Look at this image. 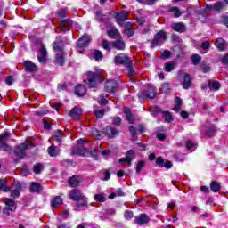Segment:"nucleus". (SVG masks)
Wrapping results in <instances>:
<instances>
[{
	"mask_svg": "<svg viewBox=\"0 0 228 228\" xmlns=\"http://www.w3.org/2000/svg\"><path fill=\"white\" fill-rule=\"evenodd\" d=\"M47 151L49 156H52L53 158L58 156V151H56V149H54V147L50 146Z\"/></svg>",
	"mask_w": 228,
	"mask_h": 228,
	"instance_id": "nucleus-46",
	"label": "nucleus"
},
{
	"mask_svg": "<svg viewBox=\"0 0 228 228\" xmlns=\"http://www.w3.org/2000/svg\"><path fill=\"white\" fill-rule=\"evenodd\" d=\"M30 191L31 193H40V191H42V185L40 183H32Z\"/></svg>",
	"mask_w": 228,
	"mask_h": 228,
	"instance_id": "nucleus-28",
	"label": "nucleus"
},
{
	"mask_svg": "<svg viewBox=\"0 0 228 228\" xmlns=\"http://www.w3.org/2000/svg\"><path fill=\"white\" fill-rule=\"evenodd\" d=\"M165 40H167V32L160 30L154 36V38L151 42V46L158 47V45L160 42H165Z\"/></svg>",
	"mask_w": 228,
	"mask_h": 228,
	"instance_id": "nucleus-7",
	"label": "nucleus"
},
{
	"mask_svg": "<svg viewBox=\"0 0 228 228\" xmlns=\"http://www.w3.org/2000/svg\"><path fill=\"white\" fill-rule=\"evenodd\" d=\"M5 205L6 208H4L3 213L10 216V213H13L17 209V203H15V200L8 198L5 200Z\"/></svg>",
	"mask_w": 228,
	"mask_h": 228,
	"instance_id": "nucleus-6",
	"label": "nucleus"
},
{
	"mask_svg": "<svg viewBox=\"0 0 228 228\" xmlns=\"http://www.w3.org/2000/svg\"><path fill=\"white\" fill-rule=\"evenodd\" d=\"M191 86V76L190 74L185 73L183 77V88L184 90H188Z\"/></svg>",
	"mask_w": 228,
	"mask_h": 228,
	"instance_id": "nucleus-19",
	"label": "nucleus"
},
{
	"mask_svg": "<svg viewBox=\"0 0 228 228\" xmlns=\"http://www.w3.org/2000/svg\"><path fill=\"white\" fill-rule=\"evenodd\" d=\"M161 90L162 92H164L165 94H167L168 92V90H170V84L169 83H164L161 86Z\"/></svg>",
	"mask_w": 228,
	"mask_h": 228,
	"instance_id": "nucleus-53",
	"label": "nucleus"
},
{
	"mask_svg": "<svg viewBox=\"0 0 228 228\" xmlns=\"http://www.w3.org/2000/svg\"><path fill=\"white\" fill-rule=\"evenodd\" d=\"M63 204V199L60 196H56L52 200L51 206L52 208H58V206H61Z\"/></svg>",
	"mask_w": 228,
	"mask_h": 228,
	"instance_id": "nucleus-30",
	"label": "nucleus"
},
{
	"mask_svg": "<svg viewBox=\"0 0 228 228\" xmlns=\"http://www.w3.org/2000/svg\"><path fill=\"white\" fill-rule=\"evenodd\" d=\"M209 47H211V43H209V41H205L201 44V48L204 51H208V49H209Z\"/></svg>",
	"mask_w": 228,
	"mask_h": 228,
	"instance_id": "nucleus-57",
	"label": "nucleus"
},
{
	"mask_svg": "<svg viewBox=\"0 0 228 228\" xmlns=\"http://www.w3.org/2000/svg\"><path fill=\"white\" fill-rule=\"evenodd\" d=\"M70 26H72V20L70 19H64L61 21L60 28L62 33L69 31L70 29Z\"/></svg>",
	"mask_w": 228,
	"mask_h": 228,
	"instance_id": "nucleus-13",
	"label": "nucleus"
},
{
	"mask_svg": "<svg viewBox=\"0 0 228 228\" xmlns=\"http://www.w3.org/2000/svg\"><path fill=\"white\" fill-rule=\"evenodd\" d=\"M108 35H109L110 38H118V37H120V32H118V30H117V28H110L108 31Z\"/></svg>",
	"mask_w": 228,
	"mask_h": 228,
	"instance_id": "nucleus-34",
	"label": "nucleus"
},
{
	"mask_svg": "<svg viewBox=\"0 0 228 228\" xmlns=\"http://www.w3.org/2000/svg\"><path fill=\"white\" fill-rule=\"evenodd\" d=\"M94 200L96 202H106V194L104 193L96 194L94 196Z\"/></svg>",
	"mask_w": 228,
	"mask_h": 228,
	"instance_id": "nucleus-40",
	"label": "nucleus"
},
{
	"mask_svg": "<svg viewBox=\"0 0 228 228\" xmlns=\"http://www.w3.org/2000/svg\"><path fill=\"white\" fill-rule=\"evenodd\" d=\"M83 110L79 106H75L69 112L71 118H75V120H79V118H81Z\"/></svg>",
	"mask_w": 228,
	"mask_h": 228,
	"instance_id": "nucleus-11",
	"label": "nucleus"
},
{
	"mask_svg": "<svg viewBox=\"0 0 228 228\" xmlns=\"http://www.w3.org/2000/svg\"><path fill=\"white\" fill-rule=\"evenodd\" d=\"M102 46L103 49H110V42H108V40L106 39H103L102 42Z\"/></svg>",
	"mask_w": 228,
	"mask_h": 228,
	"instance_id": "nucleus-61",
	"label": "nucleus"
},
{
	"mask_svg": "<svg viewBox=\"0 0 228 228\" xmlns=\"http://www.w3.org/2000/svg\"><path fill=\"white\" fill-rule=\"evenodd\" d=\"M171 28L178 33H184L186 31V26L183 22L173 23Z\"/></svg>",
	"mask_w": 228,
	"mask_h": 228,
	"instance_id": "nucleus-17",
	"label": "nucleus"
},
{
	"mask_svg": "<svg viewBox=\"0 0 228 228\" xmlns=\"http://www.w3.org/2000/svg\"><path fill=\"white\" fill-rule=\"evenodd\" d=\"M114 63L118 64V65H125L126 67H131V59L124 54V53H120L118 55H116L114 58Z\"/></svg>",
	"mask_w": 228,
	"mask_h": 228,
	"instance_id": "nucleus-4",
	"label": "nucleus"
},
{
	"mask_svg": "<svg viewBox=\"0 0 228 228\" xmlns=\"http://www.w3.org/2000/svg\"><path fill=\"white\" fill-rule=\"evenodd\" d=\"M205 134L206 136H208V138H211V136H215V134H216V127L213 126H208V129L205 131Z\"/></svg>",
	"mask_w": 228,
	"mask_h": 228,
	"instance_id": "nucleus-32",
	"label": "nucleus"
},
{
	"mask_svg": "<svg viewBox=\"0 0 228 228\" xmlns=\"http://www.w3.org/2000/svg\"><path fill=\"white\" fill-rule=\"evenodd\" d=\"M175 69V62L169 61L165 63V70L166 72H172Z\"/></svg>",
	"mask_w": 228,
	"mask_h": 228,
	"instance_id": "nucleus-35",
	"label": "nucleus"
},
{
	"mask_svg": "<svg viewBox=\"0 0 228 228\" xmlns=\"http://www.w3.org/2000/svg\"><path fill=\"white\" fill-rule=\"evenodd\" d=\"M156 165H158V167H160V168H163V166L165 165V159H163L162 157H158L156 159Z\"/></svg>",
	"mask_w": 228,
	"mask_h": 228,
	"instance_id": "nucleus-51",
	"label": "nucleus"
},
{
	"mask_svg": "<svg viewBox=\"0 0 228 228\" xmlns=\"http://www.w3.org/2000/svg\"><path fill=\"white\" fill-rule=\"evenodd\" d=\"M126 158L128 161H133V159H134V158H136V155L134 154V152L133 151V150H129L126 154Z\"/></svg>",
	"mask_w": 228,
	"mask_h": 228,
	"instance_id": "nucleus-42",
	"label": "nucleus"
},
{
	"mask_svg": "<svg viewBox=\"0 0 228 228\" xmlns=\"http://www.w3.org/2000/svg\"><path fill=\"white\" fill-rule=\"evenodd\" d=\"M94 58L96 61L99 60H102V52L95 50L94 53Z\"/></svg>",
	"mask_w": 228,
	"mask_h": 228,
	"instance_id": "nucleus-47",
	"label": "nucleus"
},
{
	"mask_svg": "<svg viewBox=\"0 0 228 228\" xmlns=\"http://www.w3.org/2000/svg\"><path fill=\"white\" fill-rule=\"evenodd\" d=\"M87 77L89 79V88H95V86H97V83H102V81H104V77H102L101 73L89 71L87 73Z\"/></svg>",
	"mask_w": 228,
	"mask_h": 228,
	"instance_id": "nucleus-3",
	"label": "nucleus"
},
{
	"mask_svg": "<svg viewBox=\"0 0 228 228\" xmlns=\"http://www.w3.org/2000/svg\"><path fill=\"white\" fill-rule=\"evenodd\" d=\"M11 136L10 132H4L0 134V149L2 151H10L12 148L6 143L8 138Z\"/></svg>",
	"mask_w": 228,
	"mask_h": 228,
	"instance_id": "nucleus-8",
	"label": "nucleus"
},
{
	"mask_svg": "<svg viewBox=\"0 0 228 228\" xmlns=\"http://www.w3.org/2000/svg\"><path fill=\"white\" fill-rule=\"evenodd\" d=\"M164 118H165L166 122H172V120H173L172 114H170L168 112H165Z\"/></svg>",
	"mask_w": 228,
	"mask_h": 228,
	"instance_id": "nucleus-59",
	"label": "nucleus"
},
{
	"mask_svg": "<svg viewBox=\"0 0 228 228\" xmlns=\"http://www.w3.org/2000/svg\"><path fill=\"white\" fill-rule=\"evenodd\" d=\"M33 172H35L36 174H40V172H42V164H36L33 167Z\"/></svg>",
	"mask_w": 228,
	"mask_h": 228,
	"instance_id": "nucleus-52",
	"label": "nucleus"
},
{
	"mask_svg": "<svg viewBox=\"0 0 228 228\" xmlns=\"http://www.w3.org/2000/svg\"><path fill=\"white\" fill-rule=\"evenodd\" d=\"M87 156H91L96 161L99 160V155L97 154V150H88Z\"/></svg>",
	"mask_w": 228,
	"mask_h": 228,
	"instance_id": "nucleus-41",
	"label": "nucleus"
},
{
	"mask_svg": "<svg viewBox=\"0 0 228 228\" xmlns=\"http://www.w3.org/2000/svg\"><path fill=\"white\" fill-rule=\"evenodd\" d=\"M98 152H100V154H102L103 157L110 156V154H111L110 150H102L101 148L98 150Z\"/></svg>",
	"mask_w": 228,
	"mask_h": 228,
	"instance_id": "nucleus-54",
	"label": "nucleus"
},
{
	"mask_svg": "<svg viewBox=\"0 0 228 228\" xmlns=\"http://www.w3.org/2000/svg\"><path fill=\"white\" fill-rule=\"evenodd\" d=\"M118 90V84L115 80H108L105 83V91L109 94H115Z\"/></svg>",
	"mask_w": 228,
	"mask_h": 228,
	"instance_id": "nucleus-9",
	"label": "nucleus"
},
{
	"mask_svg": "<svg viewBox=\"0 0 228 228\" xmlns=\"http://www.w3.org/2000/svg\"><path fill=\"white\" fill-rule=\"evenodd\" d=\"M221 188H222V185L220 184V183H218L216 181H213L210 183V190L214 193H218V191H220Z\"/></svg>",
	"mask_w": 228,
	"mask_h": 228,
	"instance_id": "nucleus-25",
	"label": "nucleus"
},
{
	"mask_svg": "<svg viewBox=\"0 0 228 228\" xmlns=\"http://www.w3.org/2000/svg\"><path fill=\"white\" fill-rule=\"evenodd\" d=\"M57 17H59V19H65V17H67V10H65V9L58 10Z\"/></svg>",
	"mask_w": 228,
	"mask_h": 228,
	"instance_id": "nucleus-44",
	"label": "nucleus"
},
{
	"mask_svg": "<svg viewBox=\"0 0 228 228\" xmlns=\"http://www.w3.org/2000/svg\"><path fill=\"white\" fill-rule=\"evenodd\" d=\"M176 104L174 107L175 111H181V106H183V100L179 97L175 98Z\"/></svg>",
	"mask_w": 228,
	"mask_h": 228,
	"instance_id": "nucleus-39",
	"label": "nucleus"
},
{
	"mask_svg": "<svg viewBox=\"0 0 228 228\" xmlns=\"http://www.w3.org/2000/svg\"><path fill=\"white\" fill-rule=\"evenodd\" d=\"M215 45L217 47V49H219V51H225V49L228 47L227 42H225V40H224L222 37L216 40Z\"/></svg>",
	"mask_w": 228,
	"mask_h": 228,
	"instance_id": "nucleus-15",
	"label": "nucleus"
},
{
	"mask_svg": "<svg viewBox=\"0 0 228 228\" xmlns=\"http://www.w3.org/2000/svg\"><path fill=\"white\" fill-rule=\"evenodd\" d=\"M128 129L132 134L133 140H136V130H135L134 126H130Z\"/></svg>",
	"mask_w": 228,
	"mask_h": 228,
	"instance_id": "nucleus-56",
	"label": "nucleus"
},
{
	"mask_svg": "<svg viewBox=\"0 0 228 228\" xmlns=\"http://www.w3.org/2000/svg\"><path fill=\"white\" fill-rule=\"evenodd\" d=\"M114 47L118 49V51H124L126 49V44L118 39L114 43Z\"/></svg>",
	"mask_w": 228,
	"mask_h": 228,
	"instance_id": "nucleus-33",
	"label": "nucleus"
},
{
	"mask_svg": "<svg viewBox=\"0 0 228 228\" xmlns=\"http://www.w3.org/2000/svg\"><path fill=\"white\" fill-rule=\"evenodd\" d=\"M208 86L210 90H220V83L216 80H208Z\"/></svg>",
	"mask_w": 228,
	"mask_h": 228,
	"instance_id": "nucleus-27",
	"label": "nucleus"
},
{
	"mask_svg": "<svg viewBox=\"0 0 228 228\" xmlns=\"http://www.w3.org/2000/svg\"><path fill=\"white\" fill-rule=\"evenodd\" d=\"M147 88L146 91L140 93L138 96L142 97V99H154L156 97V89L151 84H148Z\"/></svg>",
	"mask_w": 228,
	"mask_h": 228,
	"instance_id": "nucleus-5",
	"label": "nucleus"
},
{
	"mask_svg": "<svg viewBox=\"0 0 228 228\" xmlns=\"http://www.w3.org/2000/svg\"><path fill=\"white\" fill-rule=\"evenodd\" d=\"M33 147H35V144H33L30 138H28L23 143L14 148V154L20 158V159H22V158H26L28 154L26 151H28V149H33Z\"/></svg>",
	"mask_w": 228,
	"mask_h": 228,
	"instance_id": "nucleus-2",
	"label": "nucleus"
},
{
	"mask_svg": "<svg viewBox=\"0 0 228 228\" xmlns=\"http://www.w3.org/2000/svg\"><path fill=\"white\" fill-rule=\"evenodd\" d=\"M55 61L58 65L63 67V65H65V55L63 53H57L55 56Z\"/></svg>",
	"mask_w": 228,
	"mask_h": 228,
	"instance_id": "nucleus-31",
	"label": "nucleus"
},
{
	"mask_svg": "<svg viewBox=\"0 0 228 228\" xmlns=\"http://www.w3.org/2000/svg\"><path fill=\"white\" fill-rule=\"evenodd\" d=\"M192 65H199L200 63V61L202 60V57L199 54H194L191 57Z\"/></svg>",
	"mask_w": 228,
	"mask_h": 228,
	"instance_id": "nucleus-38",
	"label": "nucleus"
},
{
	"mask_svg": "<svg viewBox=\"0 0 228 228\" xmlns=\"http://www.w3.org/2000/svg\"><path fill=\"white\" fill-rule=\"evenodd\" d=\"M0 191H4L5 193L11 191L10 187L6 186V182L4 180H0Z\"/></svg>",
	"mask_w": 228,
	"mask_h": 228,
	"instance_id": "nucleus-37",
	"label": "nucleus"
},
{
	"mask_svg": "<svg viewBox=\"0 0 228 228\" xmlns=\"http://www.w3.org/2000/svg\"><path fill=\"white\" fill-rule=\"evenodd\" d=\"M126 220H131L133 218V211L126 210L124 214Z\"/></svg>",
	"mask_w": 228,
	"mask_h": 228,
	"instance_id": "nucleus-58",
	"label": "nucleus"
},
{
	"mask_svg": "<svg viewBox=\"0 0 228 228\" xmlns=\"http://www.w3.org/2000/svg\"><path fill=\"white\" fill-rule=\"evenodd\" d=\"M143 167H145V161L140 160L136 166V174H140V172H142V168H143Z\"/></svg>",
	"mask_w": 228,
	"mask_h": 228,
	"instance_id": "nucleus-45",
	"label": "nucleus"
},
{
	"mask_svg": "<svg viewBox=\"0 0 228 228\" xmlns=\"http://www.w3.org/2000/svg\"><path fill=\"white\" fill-rule=\"evenodd\" d=\"M90 42H92V37H90L89 35L85 34L80 39H78L77 45V47H86Z\"/></svg>",
	"mask_w": 228,
	"mask_h": 228,
	"instance_id": "nucleus-12",
	"label": "nucleus"
},
{
	"mask_svg": "<svg viewBox=\"0 0 228 228\" xmlns=\"http://www.w3.org/2000/svg\"><path fill=\"white\" fill-rule=\"evenodd\" d=\"M222 63H224V65H228V54L224 55L222 60H221Z\"/></svg>",
	"mask_w": 228,
	"mask_h": 228,
	"instance_id": "nucleus-64",
	"label": "nucleus"
},
{
	"mask_svg": "<svg viewBox=\"0 0 228 228\" xmlns=\"http://www.w3.org/2000/svg\"><path fill=\"white\" fill-rule=\"evenodd\" d=\"M123 111L126 115V120L129 124H133V122H134V117L131 113V110L127 107H124Z\"/></svg>",
	"mask_w": 228,
	"mask_h": 228,
	"instance_id": "nucleus-24",
	"label": "nucleus"
},
{
	"mask_svg": "<svg viewBox=\"0 0 228 228\" xmlns=\"http://www.w3.org/2000/svg\"><path fill=\"white\" fill-rule=\"evenodd\" d=\"M121 122H122V118H120V117H116L113 119V125L114 126H120Z\"/></svg>",
	"mask_w": 228,
	"mask_h": 228,
	"instance_id": "nucleus-62",
	"label": "nucleus"
},
{
	"mask_svg": "<svg viewBox=\"0 0 228 228\" xmlns=\"http://www.w3.org/2000/svg\"><path fill=\"white\" fill-rule=\"evenodd\" d=\"M73 154H76L77 156H88V149L85 147L77 148L72 151Z\"/></svg>",
	"mask_w": 228,
	"mask_h": 228,
	"instance_id": "nucleus-21",
	"label": "nucleus"
},
{
	"mask_svg": "<svg viewBox=\"0 0 228 228\" xmlns=\"http://www.w3.org/2000/svg\"><path fill=\"white\" fill-rule=\"evenodd\" d=\"M53 48L54 51H63V41L61 39H57L53 43Z\"/></svg>",
	"mask_w": 228,
	"mask_h": 228,
	"instance_id": "nucleus-29",
	"label": "nucleus"
},
{
	"mask_svg": "<svg viewBox=\"0 0 228 228\" xmlns=\"http://www.w3.org/2000/svg\"><path fill=\"white\" fill-rule=\"evenodd\" d=\"M149 220L147 214H141L139 216L135 217V223L138 225H145V224H149Z\"/></svg>",
	"mask_w": 228,
	"mask_h": 228,
	"instance_id": "nucleus-14",
	"label": "nucleus"
},
{
	"mask_svg": "<svg viewBox=\"0 0 228 228\" xmlns=\"http://www.w3.org/2000/svg\"><path fill=\"white\" fill-rule=\"evenodd\" d=\"M75 94L76 95H78V97H83V95H86V87H85L83 85H78L75 88Z\"/></svg>",
	"mask_w": 228,
	"mask_h": 228,
	"instance_id": "nucleus-23",
	"label": "nucleus"
},
{
	"mask_svg": "<svg viewBox=\"0 0 228 228\" xmlns=\"http://www.w3.org/2000/svg\"><path fill=\"white\" fill-rule=\"evenodd\" d=\"M169 12L174 13V17H181L183 15V12H181V10L179 7H169Z\"/></svg>",
	"mask_w": 228,
	"mask_h": 228,
	"instance_id": "nucleus-36",
	"label": "nucleus"
},
{
	"mask_svg": "<svg viewBox=\"0 0 228 228\" xmlns=\"http://www.w3.org/2000/svg\"><path fill=\"white\" fill-rule=\"evenodd\" d=\"M200 70H202L204 72V74H208V72H210V70H211V68L206 62H203L200 65Z\"/></svg>",
	"mask_w": 228,
	"mask_h": 228,
	"instance_id": "nucleus-43",
	"label": "nucleus"
},
{
	"mask_svg": "<svg viewBox=\"0 0 228 228\" xmlns=\"http://www.w3.org/2000/svg\"><path fill=\"white\" fill-rule=\"evenodd\" d=\"M39 54L37 56L39 63H45L47 61V48L44 45H41L39 48Z\"/></svg>",
	"mask_w": 228,
	"mask_h": 228,
	"instance_id": "nucleus-10",
	"label": "nucleus"
},
{
	"mask_svg": "<svg viewBox=\"0 0 228 228\" xmlns=\"http://www.w3.org/2000/svg\"><path fill=\"white\" fill-rule=\"evenodd\" d=\"M68 183L71 188H77L79 183H81V177L79 175H73L69 179Z\"/></svg>",
	"mask_w": 228,
	"mask_h": 228,
	"instance_id": "nucleus-16",
	"label": "nucleus"
},
{
	"mask_svg": "<svg viewBox=\"0 0 228 228\" xmlns=\"http://www.w3.org/2000/svg\"><path fill=\"white\" fill-rule=\"evenodd\" d=\"M25 69L28 72H35L37 70V65L31 61H27L24 62Z\"/></svg>",
	"mask_w": 228,
	"mask_h": 228,
	"instance_id": "nucleus-22",
	"label": "nucleus"
},
{
	"mask_svg": "<svg viewBox=\"0 0 228 228\" xmlns=\"http://www.w3.org/2000/svg\"><path fill=\"white\" fill-rule=\"evenodd\" d=\"M213 8L216 12H221V10H224V4L222 2H217Z\"/></svg>",
	"mask_w": 228,
	"mask_h": 228,
	"instance_id": "nucleus-49",
	"label": "nucleus"
},
{
	"mask_svg": "<svg viewBox=\"0 0 228 228\" xmlns=\"http://www.w3.org/2000/svg\"><path fill=\"white\" fill-rule=\"evenodd\" d=\"M105 133L109 138H115L118 134V130L113 126H107L105 128Z\"/></svg>",
	"mask_w": 228,
	"mask_h": 228,
	"instance_id": "nucleus-18",
	"label": "nucleus"
},
{
	"mask_svg": "<svg viewBox=\"0 0 228 228\" xmlns=\"http://www.w3.org/2000/svg\"><path fill=\"white\" fill-rule=\"evenodd\" d=\"M53 138L57 143H61L63 141V132L56 130L53 132Z\"/></svg>",
	"mask_w": 228,
	"mask_h": 228,
	"instance_id": "nucleus-26",
	"label": "nucleus"
},
{
	"mask_svg": "<svg viewBox=\"0 0 228 228\" xmlns=\"http://www.w3.org/2000/svg\"><path fill=\"white\" fill-rule=\"evenodd\" d=\"M171 167H172V162L170 160H167L166 162H164L163 167L170 169Z\"/></svg>",
	"mask_w": 228,
	"mask_h": 228,
	"instance_id": "nucleus-63",
	"label": "nucleus"
},
{
	"mask_svg": "<svg viewBox=\"0 0 228 228\" xmlns=\"http://www.w3.org/2000/svg\"><path fill=\"white\" fill-rule=\"evenodd\" d=\"M94 115L97 118H102L104 117V110H94Z\"/></svg>",
	"mask_w": 228,
	"mask_h": 228,
	"instance_id": "nucleus-55",
	"label": "nucleus"
},
{
	"mask_svg": "<svg viewBox=\"0 0 228 228\" xmlns=\"http://www.w3.org/2000/svg\"><path fill=\"white\" fill-rule=\"evenodd\" d=\"M70 200H74L77 203V208H83V206L88 205V200L83 195V192L79 189H73L69 192Z\"/></svg>",
	"mask_w": 228,
	"mask_h": 228,
	"instance_id": "nucleus-1",
	"label": "nucleus"
},
{
	"mask_svg": "<svg viewBox=\"0 0 228 228\" xmlns=\"http://www.w3.org/2000/svg\"><path fill=\"white\" fill-rule=\"evenodd\" d=\"M127 11H123L121 12H118L116 16V19L118 20V24H122V22H125V20H127Z\"/></svg>",
	"mask_w": 228,
	"mask_h": 228,
	"instance_id": "nucleus-20",
	"label": "nucleus"
},
{
	"mask_svg": "<svg viewBox=\"0 0 228 228\" xmlns=\"http://www.w3.org/2000/svg\"><path fill=\"white\" fill-rule=\"evenodd\" d=\"M197 147V144L196 143H193L191 141H188L186 142V148L189 150V151H191V152L193 151H195V148Z\"/></svg>",
	"mask_w": 228,
	"mask_h": 228,
	"instance_id": "nucleus-48",
	"label": "nucleus"
},
{
	"mask_svg": "<svg viewBox=\"0 0 228 228\" xmlns=\"http://www.w3.org/2000/svg\"><path fill=\"white\" fill-rule=\"evenodd\" d=\"M172 56V52L169 50L164 51L163 53H161V58H170Z\"/></svg>",
	"mask_w": 228,
	"mask_h": 228,
	"instance_id": "nucleus-60",
	"label": "nucleus"
},
{
	"mask_svg": "<svg viewBox=\"0 0 228 228\" xmlns=\"http://www.w3.org/2000/svg\"><path fill=\"white\" fill-rule=\"evenodd\" d=\"M11 197L12 199H17L18 197H20V191L19 189H13L11 191Z\"/></svg>",
	"mask_w": 228,
	"mask_h": 228,
	"instance_id": "nucleus-50",
	"label": "nucleus"
}]
</instances>
